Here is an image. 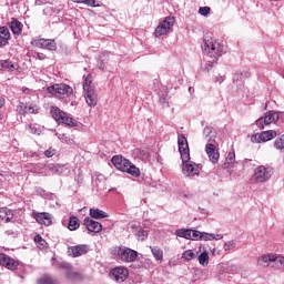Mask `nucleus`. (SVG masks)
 <instances>
[{
	"label": "nucleus",
	"instance_id": "nucleus-1",
	"mask_svg": "<svg viewBox=\"0 0 284 284\" xmlns=\"http://www.w3.org/2000/svg\"><path fill=\"white\" fill-rule=\"evenodd\" d=\"M178 146L183 163L182 172L185 176H199L201 174V164L190 161V144L185 134L178 135Z\"/></svg>",
	"mask_w": 284,
	"mask_h": 284
},
{
	"label": "nucleus",
	"instance_id": "nucleus-2",
	"mask_svg": "<svg viewBox=\"0 0 284 284\" xmlns=\"http://www.w3.org/2000/svg\"><path fill=\"white\" fill-rule=\"evenodd\" d=\"M202 50L209 59H213L214 61H219V59H221L225 53V47L212 37L204 38L202 42Z\"/></svg>",
	"mask_w": 284,
	"mask_h": 284
},
{
	"label": "nucleus",
	"instance_id": "nucleus-3",
	"mask_svg": "<svg viewBox=\"0 0 284 284\" xmlns=\"http://www.w3.org/2000/svg\"><path fill=\"white\" fill-rule=\"evenodd\" d=\"M112 165L120 170V172H126V174H131V176L139 178L141 176V170L136 168V165L132 164L130 160L123 158L122 155H114L111 159Z\"/></svg>",
	"mask_w": 284,
	"mask_h": 284
},
{
	"label": "nucleus",
	"instance_id": "nucleus-4",
	"mask_svg": "<svg viewBox=\"0 0 284 284\" xmlns=\"http://www.w3.org/2000/svg\"><path fill=\"white\" fill-rule=\"evenodd\" d=\"M257 265H260L261 267H274L275 270H283L284 256H276L274 254L262 255L257 258Z\"/></svg>",
	"mask_w": 284,
	"mask_h": 284
},
{
	"label": "nucleus",
	"instance_id": "nucleus-5",
	"mask_svg": "<svg viewBox=\"0 0 284 284\" xmlns=\"http://www.w3.org/2000/svg\"><path fill=\"white\" fill-rule=\"evenodd\" d=\"M51 115L58 123H64L69 128H77L78 122L77 120L72 119L70 114L61 111L59 106H51Z\"/></svg>",
	"mask_w": 284,
	"mask_h": 284
},
{
	"label": "nucleus",
	"instance_id": "nucleus-6",
	"mask_svg": "<svg viewBox=\"0 0 284 284\" xmlns=\"http://www.w3.org/2000/svg\"><path fill=\"white\" fill-rule=\"evenodd\" d=\"M174 23H176V20L174 17H166L162 22L159 23V26L154 30V36L156 38L159 37H165V34H169L170 30L174 28Z\"/></svg>",
	"mask_w": 284,
	"mask_h": 284
},
{
	"label": "nucleus",
	"instance_id": "nucleus-7",
	"mask_svg": "<svg viewBox=\"0 0 284 284\" xmlns=\"http://www.w3.org/2000/svg\"><path fill=\"white\" fill-rule=\"evenodd\" d=\"M272 174H274L272 169L260 165L255 168L253 179L255 183H265L272 179Z\"/></svg>",
	"mask_w": 284,
	"mask_h": 284
},
{
	"label": "nucleus",
	"instance_id": "nucleus-8",
	"mask_svg": "<svg viewBox=\"0 0 284 284\" xmlns=\"http://www.w3.org/2000/svg\"><path fill=\"white\" fill-rule=\"evenodd\" d=\"M48 92L50 94H53V97H72V93L74 92L72 90V87L68 85V84H53L51 87L48 88Z\"/></svg>",
	"mask_w": 284,
	"mask_h": 284
},
{
	"label": "nucleus",
	"instance_id": "nucleus-9",
	"mask_svg": "<svg viewBox=\"0 0 284 284\" xmlns=\"http://www.w3.org/2000/svg\"><path fill=\"white\" fill-rule=\"evenodd\" d=\"M139 256V253L129 247H119L116 252V257L123 263H134Z\"/></svg>",
	"mask_w": 284,
	"mask_h": 284
},
{
	"label": "nucleus",
	"instance_id": "nucleus-10",
	"mask_svg": "<svg viewBox=\"0 0 284 284\" xmlns=\"http://www.w3.org/2000/svg\"><path fill=\"white\" fill-rule=\"evenodd\" d=\"M280 114L276 111H268L263 118H260L255 121V125L258 130H265V125L271 123H276L278 121Z\"/></svg>",
	"mask_w": 284,
	"mask_h": 284
},
{
	"label": "nucleus",
	"instance_id": "nucleus-11",
	"mask_svg": "<svg viewBox=\"0 0 284 284\" xmlns=\"http://www.w3.org/2000/svg\"><path fill=\"white\" fill-rule=\"evenodd\" d=\"M278 133L275 130L264 131L260 134H255L251 136L252 143H267V141H272V139H276Z\"/></svg>",
	"mask_w": 284,
	"mask_h": 284
},
{
	"label": "nucleus",
	"instance_id": "nucleus-12",
	"mask_svg": "<svg viewBox=\"0 0 284 284\" xmlns=\"http://www.w3.org/2000/svg\"><path fill=\"white\" fill-rule=\"evenodd\" d=\"M0 265L7 270H10L11 272H14L19 265H21V262L10 257L6 253H0Z\"/></svg>",
	"mask_w": 284,
	"mask_h": 284
},
{
	"label": "nucleus",
	"instance_id": "nucleus-13",
	"mask_svg": "<svg viewBox=\"0 0 284 284\" xmlns=\"http://www.w3.org/2000/svg\"><path fill=\"white\" fill-rule=\"evenodd\" d=\"M111 276L116 281V283H123L128 280V276H130V272L128 268L119 266L111 271Z\"/></svg>",
	"mask_w": 284,
	"mask_h": 284
},
{
	"label": "nucleus",
	"instance_id": "nucleus-14",
	"mask_svg": "<svg viewBox=\"0 0 284 284\" xmlns=\"http://www.w3.org/2000/svg\"><path fill=\"white\" fill-rule=\"evenodd\" d=\"M31 43L36 48H42L44 50H51V51L57 50V42L52 39H38V40L31 41Z\"/></svg>",
	"mask_w": 284,
	"mask_h": 284
},
{
	"label": "nucleus",
	"instance_id": "nucleus-15",
	"mask_svg": "<svg viewBox=\"0 0 284 284\" xmlns=\"http://www.w3.org/2000/svg\"><path fill=\"white\" fill-rule=\"evenodd\" d=\"M68 252L70 256L77 258L79 256H83V254H88V252H90V246L88 244H78L75 246H70Z\"/></svg>",
	"mask_w": 284,
	"mask_h": 284
},
{
	"label": "nucleus",
	"instance_id": "nucleus-16",
	"mask_svg": "<svg viewBox=\"0 0 284 284\" xmlns=\"http://www.w3.org/2000/svg\"><path fill=\"white\" fill-rule=\"evenodd\" d=\"M60 267L62 270H67V277L69 278V281H83V275L79 272L72 271V265H70V263L62 262L60 264Z\"/></svg>",
	"mask_w": 284,
	"mask_h": 284
},
{
	"label": "nucleus",
	"instance_id": "nucleus-17",
	"mask_svg": "<svg viewBox=\"0 0 284 284\" xmlns=\"http://www.w3.org/2000/svg\"><path fill=\"white\" fill-rule=\"evenodd\" d=\"M205 152H206L211 163H219V159H220L221 154L219 153V150H216V144L206 143Z\"/></svg>",
	"mask_w": 284,
	"mask_h": 284
},
{
	"label": "nucleus",
	"instance_id": "nucleus-18",
	"mask_svg": "<svg viewBox=\"0 0 284 284\" xmlns=\"http://www.w3.org/2000/svg\"><path fill=\"white\" fill-rule=\"evenodd\" d=\"M83 225H85L88 232H93L94 234H99V232L103 230V225L101 223L90 217L84 219Z\"/></svg>",
	"mask_w": 284,
	"mask_h": 284
},
{
	"label": "nucleus",
	"instance_id": "nucleus-19",
	"mask_svg": "<svg viewBox=\"0 0 284 284\" xmlns=\"http://www.w3.org/2000/svg\"><path fill=\"white\" fill-rule=\"evenodd\" d=\"M84 99L87 101V104L90 108H94L99 101V97L97 95V90H89L84 91Z\"/></svg>",
	"mask_w": 284,
	"mask_h": 284
},
{
	"label": "nucleus",
	"instance_id": "nucleus-20",
	"mask_svg": "<svg viewBox=\"0 0 284 284\" xmlns=\"http://www.w3.org/2000/svg\"><path fill=\"white\" fill-rule=\"evenodd\" d=\"M203 140L206 143H216V130L212 126H205L203 130Z\"/></svg>",
	"mask_w": 284,
	"mask_h": 284
},
{
	"label": "nucleus",
	"instance_id": "nucleus-21",
	"mask_svg": "<svg viewBox=\"0 0 284 284\" xmlns=\"http://www.w3.org/2000/svg\"><path fill=\"white\" fill-rule=\"evenodd\" d=\"M34 219L37 223H40V225H52V214L50 213H37Z\"/></svg>",
	"mask_w": 284,
	"mask_h": 284
},
{
	"label": "nucleus",
	"instance_id": "nucleus-22",
	"mask_svg": "<svg viewBox=\"0 0 284 284\" xmlns=\"http://www.w3.org/2000/svg\"><path fill=\"white\" fill-rule=\"evenodd\" d=\"M8 41H10V30L7 27H0V48L8 45Z\"/></svg>",
	"mask_w": 284,
	"mask_h": 284
},
{
	"label": "nucleus",
	"instance_id": "nucleus-23",
	"mask_svg": "<svg viewBox=\"0 0 284 284\" xmlns=\"http://www.w3.org/2000/svg\"><path fill=\"white\" fill-rule=\"evenodd\" d=\"M14 214L8 207H0V222L4 221V223H10Z\"/></svg>",
	"mask_w": 284,
	"mask_h": 284
},
{
	"label": "nucleus",
	"instance_id": "nucleus-24",
	"mask_svg": "<svg viewBox=\"0 0 284 284\" xmlns=\"http://www.w3.org/2000/svg\"><path fill=\"white\" fill-rule=\"evenodd\" d=\"M48 174H63L65 172L67 168L65 165L61 164H47Z\"/></svg>",
	"mask_w": 284,
	"mask_h": 284
},
{
	"label": "nucleus",
	"instance_id": "nucleus-25",
	"mask_svg": "<svg viewBox=\"0 0 284 284\" xmlns=\"http://www.w3.org/2000/svg\"><path fill=\"white\" fill-rule=\"evenodd\" d=\"M10 30L13 34H21V31L23 30V23H21L19 20L12 18L10 22Z\"/></svg>",
	"mask_w": 284,
	"mask_h": 284
},
{
	"label": "nucleus",
	"instance_id": "nucleus-26",
	"mask_svg": "<svg viewBox=\"0 0 284 284\" xmlns=\"http://www.w3.org/2000/svg\"><path fill=\"white\" fill-rule=\"evenodd\" d=\"M175 236L190 241L192 239V229H178L175 230Z\"/></svg>",
	"mask_w": 284,
	"mask_h": 284
},
{
	"label": "nucleus",
	"instance_id": "nucleus-27",
	"mask_svg": "<svg viewBox=\"0 0 284 284\" xmlns=\"http://www.w3.org/2000/svg\"><path fill=\"white\" fill-rule=\"evenodd\" d=\"M89 214L91 219H108V213L99 209H90Z\"/></svg>",
	"mask_w": 284,
	"mask_h": 284
},
{
	"label": "nucleus",
	"instance_id": "nucleus-28",
	"mask_svg": "<svg viewBox=\"0 0 284 284\" xmlns=\"http://www.w3.org/2000/svg\"><path fill=\"white\" fill-rule=\"evenodd\" d=\"M33 171L36 174H42V176H48V165L43 163L36 164Z\"/></svg>",
	"mask_w": 284,
	"mask_h": 284
},
{
	"label": "nucleus",
	"instance_id": "nucleus-29",
	"mask_svg": "<svg viewBox=\"0 0 284 284\" xmlns=\"http://www.w3.org/2000/svg\"><path fill=\"white\" fill-rule=\"evenodd\" d=\"M197 261L200 265H202L203 267H207V265L210 264V254L207 253V251L201 253L197 257Z\"/></svg>",
	"mask_w": 284,
	"mask_h": 284
},
{
	"label": "nucleus",
	"instance_id": "nucleus-30",
	"mask_svg": "<svg viewBox=\"0 0 284 284\" xmlns=\"http://www.w3.org/2000/svg\"><path fill=\"white\" fill-rule=\"evenodd\" d=\"M234 161H236V154L234 152H230L226 156V162L224 163V168L230 170V168L234 166Z\"/></svg>",
	"mask_w": 284,
	"mask_h": 284
},
{
	"label": "nucleus",
	"instance_id": "nucleus-31",
	"mask_svg": "<svg viewBox=\"0 0 284 284\" xmlns=\"http://www.w3.org/2000/svg\"><path fill=\"white\" fill-rule=\"evenodd\" d=\"M155 261H163V250L159 246H150Z\"/></svg>",
	"mask_w": 284,
	"mask_h": 284
},
{
	"label": "nucleus",
	"instance_id": "nucleus-32",
	"mask_svg": "<svg viewBox=\"0 0 284 284\" xmlns=\"http://www.w3.org/2000/svg\"><path fill=\"white\" fill-rule=\"evenodd\" d=\"M80 223H79V219H77V216H71L69 220V225L68 229L70 230V232H74V230H79L80 227Z\"/></svg>",
	"mask_w": 284,
	"mask_h": 284
},
{
	"label": "nucleus",
	"instance_id": "nucleus-33",
	"mask_svg": "<svg viewBox=\"0 0 284 284\" xmlns=\"http://www.w3.org/2000/svg\"><path fill=\"white\" fill-rule=\"evenodd\" d=\"M83 90H84V92L94 90V87H92V75L91 74H88V77L84 78Z\"/></svg>",
	"mask_w": 284,
	"mask_h": 284
},
{
	"label": "nucleus",
	"instance_id": "nucleus-34",
	"mask_svg": "<svg viewBox=\"0 0 284 284\" xmlns=\"http://www.w3.org/2000/svg\"><path fill=\"white\" fill-rule=\"evenodd\" d=\"M34 243L38 245L39 250H45V247H48V242H45L41 235L34 236Z\"/></svg>",
	"mask_w": 284,
	"mask_h": 284
},
{
	"label": "nucleus",
	"instance_id": "nucleus-35",
	"mask_svg": "<svg viewBox=\"0 0 284 284\" xmlns=\"http://www.w3.org/2000/svg\"><path fill=\"white\" fill-rule=\"evenodd\" d=\"M1 68H2V70L7 71V72H14V70H17L14 64H12L8 60H4V61L1 62Z\"/></svg>",
	"mask_w": 284,
	"mask_h": 284
},
{
	"label": "nucleus",
	"instance_id": "nucleus-36",
	"mask_svg": "<svg viewBox=\"0 0 284 284\" xmlns=\"http://www.w3.org/2000/svg\"><path fill=\"white\" fill-rule=\"evenodd\" d=\"M182 258L184 261H192L193 258H196V254L192 250H186L182 253Z\"/></svg>",
	"mask_w": 284,
	"mask_h": 284
},
{
	"label": "nucleus",
	"instance_id": "nucleus-37",
	"mask_svg": "<svg viewBox=\"0 0 284 284\" xmlns=\"http://www.w3.org/2000/svg\"><path fill=\"white\" fill-rule=\"evenodd\" d=\"M223 250H224V252H230L232 250H236V241L231 240V241L224 242Z\"/></svg>",
	"mask_w": 284,
	"mask_h": 284
},
{
	"label": "nucleus",
	"instance_id": "nucleus-38",
	"mask_svg": "<svg viewBox=\"0 0 284 284\" xmlns=\"http://www.w3.org/2000/svg\"><path fill=\"white\" fill-rule=\"evenodd\" d=\"M274 148L276 150H284V134H282L277 139H275Z\"/></svg>",
	"mask_w": 284,
	"mask_h": 284
},
{
	"label": "nucleus",
	"instance_id": "nucleus-39",
	"mask_svg": "<svg viewBox=\"0 0 284 284\" xmlns=\"http://www.w3.org/2000/svg\"><path fill=\"white\" fill-rule=\"evenodd\" d=\"M203 232L197 230H191L190 241H202Z\"/></svg>",
	"mask_w": 284,
	"mask_h": 284
},
{
	"label": "nucleus",
	"instance_id": "nucleus-40",
	"mask_svg": "<svg viewBox=\"0 0 284 284\" xmlns=\"http://www.w3.org/2000/svg\"><path fill=\"white\" fill-rule=\"evenodd\" d=\"M38 284H57V282L51 276L44 275L38 281Z\"/></svg>",
	"mask_w": 284,
	"mask_h": 284
},
{
	"label": "nucleus",
	"instance_id": "nucleus-41",
	"mask_svg": "<svg viewBox=\"0 0 284 284\" xmlns=\"http://www.w3.org/2000/svg\"><path fill=\"white\" fill-rule=\"evenodd\" d=\"M159 101L161 103V105H163L164 108H169L170 106V103L168 102V93H159Z\"/></svg>",
	"mask_w": 284,
	"mask_h": 284
},
{
	"label": "nucleus",
	"instance_id": "nucleus-42",
	"mask_svg": "<svg viewBox=\"0 0 284 284\" xmlns=\"http://www.w3.org/2000/svg\"><path fill=\"white\" fill-rule=\"evenodd\" d=\"M28 105L26 103L20 102L19 105L17 106V112L20 114H28Z\"/></svg>",
	"mask_w": 284,
	"mask_h": 284
},
{
	"label": "nucleus",
	"instance_id": "nucleus-43",
	"mask_svg": "<svg viewBox=\"0 0 284 284\" xmlns=\"http://www.w3.org/2000/svg\"><path fill=\"white\" fill-rule=\"evenodd\" d=\"M39 113V106L29 104L27 105V114H38Z\"/></svg>",
	"mask_w": 284,
	"mask_h": 284
},
{
	"label": "nucleus",
	"instance_id": "nucleus-44",
	"mask_svg": "<svg viewBox=\"0 0 284 284\" xmlns=\"http://www.w3.org/2000/svg\"><path fill=\"white\" fill-rule=\"evenodd\" d=\"M135 236H136L138 241H145V239H148V231L140 230V231H138Z\"/></svg>",
	"mask_w": 284,
	"mask_h": 284
},
{
	"label": "nucleus",
	"instance_id": "nucleus-45",
	"mask_svg": "<svg viewBox=\"0 0 284 284\" xmlns=\"http://www.w3.org/2000/svg\"><path fill=\"white\" fill-rule=\"evenodd\" d=\"M233 83H236V85H242L243 83V73L239 74L235 73L233 77Z\"/></svg>",
	"mask_w": 284,
	"mask_h": 284
},
{
	"label": "nucleus",
	"instance_id": "nucleus-46",
	"mask_svg": "<svg viewBox=\"0 0 284 284\" xmlns=\"http://www.w3.org/2000/svg\"><path fill=\"white\" fill-rule=\"evenodd\" d=\"M58 139L62 142V143H72V139H70V136H68V134L62 133L58 135Z\"/></svg>",
	"mask_w": 284,
	"mask_h": 284
},
{
	"label": "nucleus",
	"instance_id": "nucleus-47",
	"mask_svg": "<svg viewBox=\"0 0 284 284\" xmlns=\"http://www.w3.org/2000/svg\"><path fill=\"white\" fill-rule=\"evenodd\" d=\"M140 159H142V161H148V159H150V151L140 150Z\"/></svg>",
	"mask_w": 284,
	"mask_h": 284
},
{
	"label": "nucleus",
	"instance_id": "nucleus-48",
	"mask_svg": "<svg viewBox=\"0 0 284 284\" xmlns=\"http://www.w3.org/2000/svg\"><path fill=\"white\" fill-rule=\"evenodd\" d=\"M214 63H216V61H214L213 59L209 60L205 65H204V70L206 72H210V70H212V68H214Z\"/></svg>",
	"mask_w": 284,
	"mask_h": 284
},
{
	"label": "nucleus",
	"instance_id": "nucleus-49",
	"mask_svg": "<svg viewBox=\"0 0 284 284\" xmlns=\"http://www.w3.org/2000/svg\"><path fill=\"white\" fill-rule=\"evenodd\" d=\"M54 154H57V150L52 148H49L47 151H44V156H47V159H52Z\"/></svg>",
	"mask_w": 284,
	"mask_h": 284
},
{
	"label": "nucleus",
	"instance_id": "nucleus-50",
	"mask_svg": "<svg viewBox=\"0 0 284 284\" xmlns=\"http://www.w3.org/2000/svg\"><path fill=\"white\" fill-rule=\"evenodd\" d=\"M210 7H201L199 9V13L202 16V17H207V14H210Z\"/></svg>",
	"mask_w": 284,
	"mask_h": 284
},
{
	"label": "nucleus",
	"instance_id": "nucleus-51",
	"mask_svg": "<svg viewBox=\"0 0 284 284\" xmlns=\"http://www.w3.org/2000/svg\"><path fill=\"white\" fill-rule=\"evenodd\" d=\"M214 233L202 232V241H213Z\"/></svg>",
	"mask_w": 284,
	"mask_h": 284
},
{
	"label": "nucleus",
	"instance_id": "nucleus-52",
	"mask_svg": "<svg viewBox=\"0 0 284 284\" xmlns=\"http://www.w3.org/2000/svg\"><path fill=\"white\" fill-rule=\"evenodd\" d=\"M97 64H98L99 70H101V72H103L105 70V62H103V59L98 58Z\"/></svg>",
	"mask_w": 284,
	"mask_h": 284
},
{
	"label": "nucleus",
	"instance_id": "nucleus-53",
	"mask_svg": "<svg viewBox=\"0 0 284 284\" xmlns=\"http://www.w3.org/2000/svg\"><path fill=\"white\" fill-rule=\"evenodd\" d=\"M84 6H89L90 8H99L97 0H84Z\"/></svg>",
	"mask_w": 284,
	"mask_h": 284
},
{
	"label": "nucleus",
	"instance_id": "nucleus-54",
	"mask_svg": "<svg viewBox=\"0 0 284 284\" xmlns=\"http://www.w3.org/2000/svg\"><path fill=\"white\" fill-rule=\"evenodd\" d=\"M223 239V234H213V241H221Z\"/></svg>",
	"mask_w": 284,
	"mask_h": 284
},
{
	"label": "nucleus",
	"instance_id": "nucleus-55",
	"mask_svg": "<svg viewBox=\"0 0 284 284\" xmlns=\"http://www.w3.org/2000/svg\"><path fill=\"white\" fill-rule=\"evenodd\" d=\"M4 234H7V236H12V235H14V231L8 230L4 232Z\"/></svg>",
	"mask_w": 284,
	"mask_h": 284
},
{
	"label": "nucleus",
	"instance_id": "nucleus-56",
	"mask_svg": "<svg viewBox=\"0 0 284 284\" xmlns=\"http://www.w3.org/2000/svg\"><path fill=\"white\" fill-rule=\"evenodd\" d=\"M51 12H55L57 14H59V10L54 9V8H50Z\"/></svg>",
	"mask_w": 284,
	"mask_h": 284
},
{
	"label": "nucleus",
	"instance_id": "nucleus-57",
	"mask_svg": "<svg viewBox=\"0 0 284 284\" xmlns=\"http://www.w3.org/2000/svg\"><path fill=\"white\" fill-rule=\"evenodd\" d=\"M75 3H84L85 0H74Z\"/></svg>",
	"mask_w": 284,
	"mask_h": 284
},
{
	"label": "nucleus",
	"instance_id": "nucleus-58",
	"mask_svg": "<svg viewBox=\"0 0 284 284\" xmlns=\"http://www.w3.org/2000/svg\"><path fill=\"white\" fill-rule=\"evenodd\" d=\"M189 92H190V94H192L194 92V88L190 87Z\"/></svg>",
	"mask_w": 284,
	"mask_h": 284
},
{
	"label": "nucleus",
	"instance_id": "nucleus-59",
	"mask_svg": "<svg viewBox=\"0 0 284 284\" xmlns=\"http://www.w3.org/2000/svg\"><path fill=\"white\" fill-rule=\"evenodd\" d=\"M3 100L2 99H0V108H3Z\"/></svg>",
	"mask_w": 284,
	"mask_h": 284
},
{
	"label": "nucleus",
	"instance_id": "nucleus-60",
	"mask_svg": "<svg viewBox=\"0 0 284 284\" xmlns=\"http://www.w3.org/2000/svg\"><path fill=\"white\" fill-rule=\"evenodd\" d=\"M136 227V224H132L131 229L134 230Z\"/></svg>",
	"mask_w": 284,
	"mask_h": 284
},
{
	"label": "nucleus",
	"instance_id": "nucleus-61",
	"mask_svg": "<svg viewBox=\"0 0 284 284\" xmlns=\"http://www.w3.org/2000/svg\"><path fill=\"white\" fill-rule=\"evenodd\" d=\"M38 59H43V58H41V54H40V53H38Z\"/></svg>",
	"mask_w": 284,
	"mask_h": 284
},
{
	"label": "nucleus",
	"instance_id": "nucleus-62",
	"mask_svg": "<svg viewBox=\"0 0 284 284\" xmlns=\"http://www.w3.org/2000/svg\"><path fill=\"white\" fill-rule=\"evenodd\" d=\"M184 199H187V194H183Z\"/></svg>",
	"mask_w": 284,
	"mask_h": 284
}]
</instances>
